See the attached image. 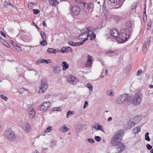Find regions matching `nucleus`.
<instances>
[{
  "label": "nucleus",
  "mask_w": 153,
  "mask_h": 153,
  "mask_svg": "<svg viewBox=\"0 0 153 153\" xmlns=\"http://www.w3.org/2000/svg\"><path fill=\"white\" fill-rule=\"evenodd\" d=\"M131 33V32L128 28L122 29L119 33V38L123 41H126Z\"/></svg>",
  "instance_id": "3"
},
{
  "label": "nucleus",
  "mask_w": 153,
  "mask_h": 153,
  "mask_svg": "<svg viewBox=\"0 0 153 153\" xmlns=\"http://www.w3.org/2000/svg\"><path fill=\"white\" fill-rule=\"evenodd\" d=\"M143 95L141 91H139L134 96L131 100L132 104L134 105H138L140 104L143 98Z\"/></svg>",
  "instance_id": "2"
},
{
  "label": "nucleus",
  "mask_w": 153,
  "mask_h": 153,
  "mask_svg": "<svg viewBox=\"0 0 153 153\" xmlns=\"http://www.w3.org/2000/svg\"><path fill=\"white\" fill-rule=\"evenodd\" d=\"M67 80L68 82L74 85H75L78 82V79L71 75L68 77Z\"/></svg>",
  "instance_id": "10"
},
{
  "label": "nucleus",
  "mask_w": 153,
  "mask_h": 153,
  "mask_svg": "<svg viewBox=\"0 0 153 153\" xmlns=\"http://www.w3.org/2000/svg\"><path fill=\"white\" fill-rule=\"evenodd\" d=\"M33 11L34 13L36 14H38L39 13V10L37 9H33Z\"/></svg>",
  "instance_id": "48"
},
{
  "label": "nucleus",
  "mask_w": 153,
  "mask_h": 153,
  "mask_svg": "<svg viewBox=\"0 0 153 153\" xmlns=\"http://www.w3.org/2000/svg\"><path fill=\"white\" fill-rule=\"evenodd\" d=\"M47 130H48L49 131V130H52V127H49L47 128Z\"/></svg>",
  "instance_id": "62"
},
{
  "label": "nucleus",
  "mask_w": 153,
  "mask_h": 153,
  "mask_svg": "<svg viewBox=\"0 0 153 153\" xmlns=\"http://www.w3.org/2000/svg\"><path fill=\"white\" fill-rule=\"evenodd\" d=\"M40 33L41 36L43 39H45L46 38V35L44 32L43 31H41Z\"/></svg>",
  "instance_id": "34"
},
{
  "label": "nucleus",
  "mask_w": 153,
  "mask_h": 153,
  "mask_svg": "<svg viewBox=\"0 0 153 153\" xmlns=\"http://www.w3.org/2000/svg\"><path fill=\"white\" fill-rule=\"evenodd\" d=\"M106 94L111 97L113 96L114 95V93L111 90H109L107 91L106 92Z\"/></svg>",
  "instance_id": "31"
},
{
  "label": "nucleus",
  "mask_w": 153,
  "mask_h": 153,
  "mask_svg": "<svg viewBox=\"0 0 153 153\" xmlns=\"http://www.w3.org/2000/svg\"><path fill=\"white\" fill-rule=\"evenodd\" d=\"M31 129L30 126V124L27 123L26 124L25 131L27 133H28Z\"/></svg>",
  "instance_id": "30"
},
{
  "label": "nucleus",
  "mask_w": 153,
  "mask_h": 153,
  "mask_svg": "<svg viewBox=\"0 0 153 153\" xmlns=\"http://www.w3.org/2000/svg\"><path fill=\"white\" fill-rule=\"evenodd\" d=\"M126 28L128 29V30H130V31L132 32V24L130 22L128 21L126 24Z\"/></svg>",
  "instance_id": "18"
},
{
  "label": "nucleus",
  "mask_w": 153,
  "mask_h": 153,
  "mask_svg": "<svg viewBox=\"0 0 153 153\" xmlns=\"http://www.w3.org/2000/svg\"><path fill=\"white\" fill-rule=\"evenodd\" d=\"M48 88V84L46 80L45 79H42L41 82V84L39 87V93L42 94L44 91L46 90Z\"/></svg>",
  "instance_id": "7"
},
{
  "label": "nucleus",
  "mask_w": 153,
  "mask_h": 153,
  "mask_svg": "<svg viewBox=\"0 0 153 153\" xmlns=\"http://www.w3.org/2000/svg\"><path fill=\"white\" fill-rule=\"evenodd\" d=\"M0 97L1 98L3 99L4 100L7 101V98L4 95H0Z\"/></svg>",
  "instance_id": "45"
},
{
  "label": "nucleus",
  "mask_w": 153,
  "mask_h": 153,
  "mask_svg": "<svg viewBox=\"0 0 153 153\" xmlns=\"http://www.w3.org/2000/svg\"><path fill=\"white\" fill-rule=\"evenodd\" d=\"M87 60L85 65V66L87 68L91 67L93 63V59L91 56L89 55H88Z\"/></svg>",
  "instance_id": "14"
},
{
  "label": "nucleus",
  "mask_w": 153,
  "mask_h": 153,
  "mask_svg": "<svg viewBox=\"0 0 153 153\" xmlns=\"http://www.w3.org/2000/svg\"><path fill=\"white\" fill-rule=\"evenodd\" d=\"M88 39V38H87V37H86L85 39L83 40V41L82 42H75V44H76L75 46H78L82 45L85 42V41L87 40Z\"/></svg>",
  "instance_id": "26"
},
{
  "label": "nucleus",
  "mask_w": 153,
  "mask_h": 153,
  "mask_svg": "<svg viewBox=\"0 0 153 153\" xmlns=\"http://www.w3.org/2000/svg\"><path fill=\"white\" fill-rule=\"evenodd\" d=\"M73 111L70 110L68 111L67 113V117L68 118L69 116H71L72 114H73Z\"/></svg>",
  "instance_id": "38"
},
{
  "label": "nucleus",
  "mask_w": 153,
  "mask_h": 153,
  "mask_svg": "<svg viewBox=\"0 0 153 153\" xmlns=\"http://www.w3.org/2000/svg\"><path fill=\"white\" fill-rule=\"evenodd\" d=\"M86 8L88 11L91 12V13L93 10L92 3L91 2L88 3Z\"/></svg>",
  "instance_id": "22"
},
{
  "label": "nucleus",
  "mask_w": 153,
  "mask_h": 153,
  "mask_svg": "<svg viewBox=\"0 0 153 153\" xmlns=\"http://www.w3.org/2000/svg\"><path fill=\"white\" fill-rule=\"evenodd\" d=\"M124 134V131L120 130L117 131L113 136L111 143L113 146H117L115 153H121L125 149L126 146L124 144L120 143Z\"/></svg>",
  "instance_id": "1"
},
{
  "label": "nucleus",
  "mask_w": 153,
  "mask_h": 153,
  "mask_svg": "<svg viewBox=\"0 0 153 153\" xmlns=\"http://www.w3.org/2000/svg\"><path fill=\"white\" fill-rule=\"evenodd\" d=\"M62 65L63 67L62 69L65 71L68 68L69 65L66 62L63 61L62 63Z\"/></svg>",
  "instance_id": "20"
},
{
  "label": "nucleus",
  "mask_w": 153,
  "mask_h": 153,
  "mask_svg": "<svg viewBox=\"0 0 153 153\" xmlns=\"http://www.w3.org/2000/svg\"><path fill=\"white\" fill-rule=\"evenodd\" d=\"M151 24L150 23V24H148L147 25V30H149L151 28Z\"/></svg>",
  "instance_id": "56"
},
{
  "label": "nucleus",
  "mask_w": 153,
  "mask_h": 153,
  "mask_svg": "<svg viewBox=\"0 0 153 153\" xmlns=\"http://www.w3.org/2000/svg\"><path fill=\"white\" fill-rule=\"evenodd\" d=\"M149 133L147 132L146 133L145 135V139L147 141H149L150 140V139L149 136Z\"/></svg>",
  "instance_id": "36"
},
{
  "label": "nucleus",
  "mask_w": 153,
  "mask_h": 153,
  "mask_svg": "<svg viewBox=\"0 0 153 153\" xmlns=\"http://www.w3.org/2000/svg\"><path fill=\"white\" fill-rule=\"evenodd\" d=\"M53 70L54 72L56 74H58L61 71V69L59 67L55 66L54 67Z\"/></svg>",
  "instance_id": "24"
},
{
  "label": "nucleus",
  "mask_w": 153,
  "mask_h": 153,
  "mask_svg": "<svg viewBox=\"0 0 153 153\" xmlns=\"http://www.w3.org/2000/svg\"><path fill=\"white\" fill-rule=\"evenodd\" d=\"M67 48L68 49V50L70 51H72V48L70 47H68Z\"/></svg>",
  "instance_id": "63"
},
{
  "label": "nucleus",
  "mask_w": 153,
  "mask_h": 153,
  "mask_svg": "<svg viewBox=\"0 0 153 153\" xmlns=\"http://www.w3.org/2000/svg\"><path fill=\"white\" fill-rule=\"evenodd\" d=\"M33 4L31 2H30L28 3V6L30 8L31 7V8H32L33 7Z\"/></svg>",
  "instance_id": "50"
},
{
  "label": "nucleus",
  "mask_w": 153,
  "mask_h": 153,
  "mask_svg": "<svg viewBox=\"0 0 153 153\" xmlns=\"http://www.w3.org/2000/svg\"><path fill=\"white\" fill-rule=\"evenodd\" d=\"M88 105V104L87 101H85L84 105H83V108L85 109L87 107Z\"/></svg>",
  "instance_id": "46"
},
{
  "label": "nucleus",
  "mask_w": 153,
  "mask_h": 153,
  "mask_svg": "<svg viewBox=\"0 0 153 153\" xmlns=\"http://www.w3.org/2000/svg\"><path fill=\"white\" fill-rule=\"evenodd\" d=\"M151 39L150 38H147L145 41L144 45H148L149 44Z\"/></svg>",
  "instance_id": "32"
},
{
  "label": "nucleus",
  "mask_w": 153,
  "mask_h": 153,
  "mask_svg": "<svg viewBox=\"0 0 153 153\" xmlns=\"http://www.w3.org/2000/svg\"><path fill=\"white\" fill-rule=\"evenodd\" d=\"M0 41L3 44H4V43H5V42L6 41L5 40H4V39H2V38H1V37H0Z\"/></svg>",
  "instance_id": "55"
},
{
  "label": "nucleus",
  "mask_w": 153,
  "mask_h": 153,
  "mask_svg": "<svg viewBox=\"0 0 153 153\" xmlns=\"http://www.w3.org/2000/svg\"><path fill=\"white\" fill-rule=\"evenodd\" d=\"M9 5L12 8H13L14 7V6L11 3L7 4V5Z\"/></svg>",
  "instance_id": "60"
},
{
  "label": "nucleus",
  "mask_w": 153,
  "mask_h": 153,
  "mask_svg": "<svg viewBox=\"0 0 153 153\" xmlns=\"http://www.w3.org/2000/svg\"><path fill=\"white\" fill-rule=\"evenodd\" d=\"M25 90H27L23 88H22L19 89L18 90V91L19 93L22 94L25 92Z\"/></svg>",
  "instance_id": "37"
},
{
  "label": "nucleus",
  "mask_w": 153,
  "mask_h": 153,
  "mask_svg": "<svg viewBox=\"0 0 153 153\" xmlns=\"http://www.w3.org/2000/svg\"><path fill=\"white\" fill-rule=\"evenodd\" d=\"M145 16L146 17V18H147L146 15V7H145L144 8L143 13V19H144L145 18Z\"/></svg>",
  "instance_id": "44"
},
{
  "label": "nucleus",
  "mask_w": 153,
  "mask_h": 153,
  "mask_svg": "<svg viewBox=\"0 0 153 153\" xmlns=\"http://www.w3.org/2000/svg\"><path fill=\"white\" fill-rule=\"evenodd\" d=\"M130 98L128 97V95L126 94H124L122 95L119 100L118 101V104H121L125 102L128 105H129Z\"/></svg>",
  "instance_id": "5"
},
{
  "label": "nucleus",
  "mask_w": 153,
  "mask_h": 153,
  "mask_svg": "<svg viewBox=\"0 0 153 153\" xmlns=\"http://www.w3.org/2000/svg\"><path fill=\"white\" fill-rule=\"evenodd\" d=\"M51 105V103L50 102L47 101L44 102L41 105L40 109V111H42L47 109Z\"/></svg>",
  "instance_id": "12"
},
{
  "label": "nucleus",
  "mask_w": 153,
  "mask_h": 153,
  "mask_svg": "<svg viewBox=\"0 0 153 153\" xmlns=\"http://www.w3.org/2000/svg\"><path fill=\"white\" fill-rule=\"evenodd\" d=\"M1 35L4 37H5L6 36L5 34L2 31L0 32Z\"/></svg>",
  "instance_id": "58"
},
{
  "label": "nucleus",
  "mask_w": 153,
  "mask_h": 153,
  "mask_svg": "<svg viewBox=\"0 0 153 153\" xmlns=\"http://www.w3.org/2000/svg\"><path fill=\"white\" fill-rule=\"evenodd\" d=\"M13 46L16 49L19 51H21L22 49L18 45H13Z\"/></svg>",
  "instance_id": "43"
},
{
  "label": "nucleus",
  "mask_w": 153,
  "mask_h": 153,
  "mask_svg": "<svg viewBox=\"0 0 153 153\" xmlns=\"http://www.w3.org/2000/svg\"><path fill=\"white\" fill-rule=\"evenodd\" d=\"M142 72V71L141 69H140L137 71V75H140Z\"/></svg>",
  "instance_id": "54"
},
{
  "label": "nucleus",
  "mask_w": 153,
  "mask_h": 153,
  "mask_svg": "<svg viewBox=\"0 0 153 153\" xmlns=\"http://www.w3.org/2000/svg\"><path fill=\"white\" fill-rule=\"evenodd\" d=\"M69 130V128H67L65 125H64L60 128L59 131L62 132H64L66 131H68Z\"/></svg>",
  "instance_id": "17"
},
{
  "label": "nucleus",
  "mask_w": 153,
  "mask_h": 153,
  "mask_svg": "<svg viewBox=\"0 0 153 153\" xmlns=\"http://www.w3.org/2000/svg\"><path fill=\"white\" fill-rule=\"evenodd\" d=\"M40 44L41 45L43 46L46 45L47 43L45 39H43V40L40 42Z\"/></svg>",
  "instance_id": "33"
},
{
  "label": "nucleus",
  "mask_w": 153,
  "mask_h": 153,
  "mask_svg": "<svg viewBox=\"0 0 153 153\" xmlns=\"http://www.w3.org/2000/svg\"><path fill=\"white\" fill-rule=\"evenodd\" d=\"M137 5V3L136 2H134L131 5V8L133 10L135 9Z\"/></svg>",
  "instance_id": "35"
},
{
  "label": "nucleus",
  "mask_w": 153,
  "mask_h": 153,
  "mask_svg": "<svg viewBox=\"0 0 153 153\" xmlns=\"http://www.w3.org/2000/svg\"><path fill=\"white\" fill-rule=\"evenodd\" d=\"M29 113V117L30 119L33 118L36 114L35 110L32 107H30L27 109Z\"/></svg>",
  "instance_id": "13"
},
{
  "label": "nucleus",
  "mask_w": 153,
  "mask_h": 153,
  "mask_svg": "<svg viewBox=\"0 0 153 153\" xmlns=\"http://www.w3.org/2000/svg\"><path fill=\"white\" fill-rule=\"evenodd\" d=\"M80 7L77 6L72 5L70 7V13L73 16L78 15L80 12Z\"/></svg>",
  "instance_id": "6"
},
{
  "label": "nucleus",
  "mask_w": 153,
  "mask_h": 153,
  "mask_svg": "<svg viewBox=\"0 0 153 153\" xmlns=\"http://www.w3.org/2000/svg\"><path fill=\"white\" fill-rule=\"evenodd\" d=\"M133 131L134 133V134H137L140 131V128L139 126L134 128L133 129Z\"/></svg>",
  "instance_id": "28"
},
{
  "label": "nucleus",
  "mask_w": 153,
  "mask_h": 153,
  "mask_svg": "<svg viewBox=\"0 0 153 153\" xmlns=\"http://www.w3.org/2000/svg\"><path fill=\"white\" fill-rule=\"evenodd\" d=\"M110 34L112 38L116 39L119 35V34L118 31L115 28L112 29L110 31Z\"/></svg>",
  "instance_id": "11"
},
{
  "label": "nucleus",
  "mask_w": 153,
  "mask_h": 153,
  "mask_svg": "<svg viewBox=\"0 0 153 153\" xmlns=\"http://www.w3.org/2000/svg\"><path fill=\"white\" fill-rule=\"evenodd\" d=\"M75 1L77 2L78 3H80L83 0H75Z\"/></svg>",
  "instance_id": "59"
},
{
  "label": "nucleus",
  "mask_w": 153,
  "mask_h": 153,
  "mask_svg": "<svg viewBox=\"0 0 153 153\" xmlns=\"http://www.w3.org/2000/svg\"><path fill=\"white\" fill-rule=\"evenodd\" d=\"M4 136L7 140L10 141H14L16 138V135L11 130L6 131Z\"/></svg>",
  "instance_id": "4"
},
{
  "label": "nucleus",
  "mask_w": 153,
  "mask_h": 153,
  "mask_svg": "<svg viewBox=\"0 0 153 153\" xmlns=\"http://www.w3.org/2000/svg\"><path fill=\"white\" fill-rule=\"evenodd\" d=\"M146 45H143V53H145L147 51V48L146 46Z\"/></svg>",
  "instance_id": "39"
},
{
  "label": "nucleus",
  "mask_w": 153,
  "mask_h": 153,
  "mask_svg": "<svg viewBox=\"0 0 153 153\" xmlns=\"http://www.w3.org/2000/svg\"><path fill=\"white\" fill-rule=\"evenodd\" d=\"M68 44L69 45H72V46H75L76 44L75 42H73L72 41H69L68 42Z\"/></svg>",
  "instance_id": "42"
},
{
  "label": "nucleus",
  "mask_w": 153,
  "mask_h": 153,
  "mask_svg": "<svg viewBox=\"0 0 153 153\" xmlns=\"http://www.w3.org/2000/svg\"><path fill=\"white\" fill-rule=\"evenodd\" d=\"M95 139L96 141H97L98 142H99L101 140V138L99 136H95Z\"/></svg>",
  "instance_id": "47"
},
{
  "label": "nucleus",
  "mask_w": 153,
  "mask_h": 153,
  "mask_svg": "<svg viewBox=\"0 0 153 153\" xmlns=\"http://www.w3.org/2000/svg\"><path fill=\"white\" fill-rule=\"evenodd\" d=\"M85 30H87L88 34L89 35H87V37L90 36L91 40H94L96 38V35L94 33L92 32V29L91 27H85Z\"/></svg>",
  "instance_id": "8"
},
{
  "label": "nucleus",
  "mask_w": 153,
  "mask_h": 153,
  "mask_svg": "<svg viewBox=\"0 0 153 153\" xmlns=\"http://www.w3.org/2000/svg\"><path fill=\"white\" fill-rule=\"evenodd\" d=\"M87 87L90 91H92L93 90V86L91 84L88 83L87 85Z\"/></svg>",
  "instance_id": "41"
},
{
  "label": "nucleus",
  "mask_w": 153,
  "mask_h": 153,
  "mask_svg": "<svg viewBox=\"0 0 153 153\" xmlns=\"http://www.w3.org/2000/svg\"><path fill=\"white\" fill-rule=\"evenodd\" d=\"M131 70V66L128 65L125 68V73L126 74H128Z\"/></svg>",
  "instance_id": "27"
},
{
  "label": "nucleus",
  "mask_w": 153,
  "mask_h": 153,
  "mask_svg": "<svg viewBox=\"0 0 153 153\" xmlns=\"http://www.w3.org/2000/svg\"><path fill=\"white\" fill-rule=\"evenodd\" d=\"M140 116H136L134 117L133 119H131L129 121L130 124V128L133 126L134 125L137 124L140 121Z\"/></svg>",
  "instance_id": "9"
},
{
  "label": "nucleus",
  "mask_w": 153,
  "mask_h": 153,
  "mask_svg": "<svg viewBox=\"0 0 153 153\" xmlns=\"http://www.w3.org/2000/svg\"><path fill=\"white\" fill-rule=\"evenodd\" d=\"M62 110V108L58 107H56L53 108V111H61Z\"/></svg>",
  "instance_id": "40"
},
{
  "label": "nucleus",
  "mask_w": 153,
  "mask_h": 153,
  "mask_svg": "<svg viewBox=\"0 0 153 153\" xmlns=\"http://www.w3.org/2000/svg\"><path fill=\"white\" fill-rule=\"evenodd\" d=\"M87 35H89V34H88L87 30H85V31L82 34H81L78 37V39L79 40H82L83 39H85V37H87Z\"/></svg>",
  "instance_id": "16"
},
{
  "label": "nucleus",
  "mask_w": 153,
  "mask_h": 153,
  "mask_svg": "<svg viewBox=\"0 0 153 153\" xmlns=\"http://www.w3.org/2000/svg\"><path fill=\"white\" fill-rule=\"evenodd\" d=\"M58 49H54L52 48H49L47 50L48 52L50 53H53L55 54L56 52L59 51Z\"/></svg>",
  "instance_id": "21"
},
{
  "label": "nucleus",
  "mask_w": 153,
  "mask_h": 153,
  "mask_svg": "<svg viewBox=\"0 0 153 153\" xmlns=\"http://www.w3.org/2000/svg\"><path fill=\"white\" fill-rule=\"evenodd\" d=\"M111 18L116 21L117 22L120 21L122 19L121 17L116 15L112 16Z\"/></svg>",
  "instance_id": "23"
},
{
  "label": "nucleus",
  "mask_w": 153,
  "mask_h": 153,
  "mask_svg": "<svg viewBox=\"0 0 153 153\" xmlns=\"http://www.w3.org/2000/svg\"><path fill=\"white\" fill-rule=\"evenodd\" d=\"M92 128L96 129V131L100 130L103 132L104 131L103 126L98 123H96L95 125L92 126Z\"/></svg>",
  "instance_id": "15"
},
{
  "label": "nucleus",
  "mask_w": 153,
  "mask_h": 153,
  "mask_svg": "<svg viewBox=\"0 0 153 153\" xmlns=\"http://www.w3.org/2000/svg\"><path fill=\"white\" fill-rule=\"evenodd\" d=\"M50 4L53 6H55L59 4L58 1L56 0H50Z\"/></svg>",
  "instance_id": "25"
},
{
  "label": "nucleus",
  "mask_w": 153,
  "mask_h": 153,
  "mask_svg": "<svg viewBox=\"0 0 153 153\" xmlns=\"http://www.w3.org/2000/svg\"><path fill=\"white\" fill-rule=\"evenodd\" d=\"M146 147L147 149L149 150H150L152 148V146L149 144H147Z\"/></svg>",
  "instance_id": "52"
},
{
  "label": "nucleus",
  "mask_w": 153,
  "mask_h": 153,
  "mask_svg": "<svg viewBox=\"0 0 153 153\" xmlns=\"http://www.w3.org/2000/svg\"><path fill=\"white\" fill-rule=\"evenodd\" d=\"M112 120V118L111 117H109L108 119V121L109 122L111 121Z\"/></svg>",
  "instance_id": "61"
},
{
  "label": "nucleus",
  "mask_w": 153,
  "mask_h": 153,
  "mask_svg": "<svg viewBox=\"0 0 153 153\" xmlns=\"http://www.w3.org/2000/svg\"><path fill=\"white\" fill-rule=\"evenodd\" d=\"M88 142L91 143H93L94 142V140L92 139H88Z\"/></svg>",
  "instance_id": "53"
},
{
  "label": "nucleus",
  "mask_w": 153,
  "mask_h": 153,
  "mask_svg": "<svg viewBox=\"0 0 153 153\" xmlns=\"http://www.w3.org/2000/svg\"><path fill=\"white\" fill-rule=\"evenodd\" d=\"M42 25L44 27H47V25L46 24L45 22L44 21H43L42 22Z\"/></svg>",
  "instance_id": "57"
},
{
  "label": "nucleus",
  "mask_w": 153,
  "mask_h": 153,
  "mask_svg": "<svg viewBox=\"0 0 153 153\" xmlns=\"http://www.w3.org/2000/svg\"><path fill=\"white\" fill-rule=\"evenodd\" d=\"M66 51V49L65 48H62L61 50V52L62 53H65L66 52H65V51Z\"/></svg>",
  "instance_id": "51"
},
{
  "label": "nucleus",
  "mask_w": 153,
  "mask_h": 153,
  "mask_svg": "<svg viewBox=\"0 0 153 153\" xmlns=\"http://www.w3.org/2000/svg\"><path fill=\"white\" fill-rule=\"evenodd\" d=\"M114 52L113 51H108L107 52H106V53H114Z\"/></svg>",
  "instance_id": "64"
},
{
  "label": "nucleus",
  "mask_w": 153,
  "mask_h": 153,
  "mask_svg": "<svg viewBox=\"0 0 153 153\" xmlns=\"http://www.w3.org/2000/svg\"><path fill=\"white\" fill-rule=\"evenodd\" d=\"M4 45H5L7 47V48L10 47V45L6 41L5 42V43L3 44Z\"/></svg>",
  "instance_id": "49"
},
{
  "label": "nucleus",
  "mask_w": 153,
  "mask_h": 153,
  "mask_svg": "<svg viewBox=\"0 0 153 153\" xmlns=\"http://www.w3.org/2000/svg\"><path fill=\"white\" fill-rule=\"evenodd\" d=\"M51 62V60L50 59L45 60L43 59H41L40 61V63H45L46 64L50 63Z\"/></svg>",
  "instance_id": "29"
},
{
  "label": "nucleus",
  "mask_w": 153,
  "mask_h": 153,
  "mask_svg": "<svg viewBox=\"0 0 153 153\" xmlns=\"http://www.w3.org/2000/svg\"><path fill=\"white\" fill-rule=\"evenodd\" d=\"M109 1L111 3L114 4L115 5H119L120 7H121L122 5V4H120V0H109Z\"/></svg>",
  "instance_id": "19"
}]
</instances>
